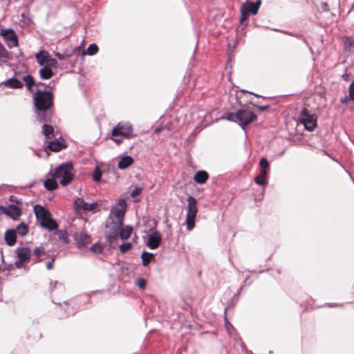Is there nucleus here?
<instances>
[{"label":"nucleus","mask_w":354,"mask_h":354,"mask_svg":"<svg viewBox=\"0 0 354 354\" xmlns=\"http://www.w3.org/2000/svg\"><path fill=\"white\" fill-rule=\"evenodd\" d=\"M259 165H260L261 169H266V168H268L269 167V162L266 158H262L260 160Z\"/></svg>","instance_id":"nucleus-44"},{"label":"nucleus","mask_w":354,"mask_h":354,"mask_svg":"<svg viewBox=\"0 0 354 354\" xmlns=\"http://www.w3.org/2000/svg\"><path fill=\"white\" fill-rule=\"evenodd\" d=\"M15 231H17L19 235L24 236L26 235L28 232V226L26 224L22 222L18 225Z\"/></svg>","instance_id":"nucleus-31"},{"label":"nucleus","mask_w":354,"mask_h":354,"mask_svg":"<svg viewBox=\"0 0 354 354\" xmlns=\"http://www.w3.org/2000/svg\"><path fill=\"white\" fill-rule=\"evenodd\" d=\"M248 93H250V94H252V95H255V96H256V97H262V96H261V95H257V94H255V93H251V92H248Z\"/></svg>","instance_id":"nucleus-58"},{"label":"nucleus","mask_w":354,"mask_h":354,"mask_svg":"<svg viewBox=\"0 0 354 354\" xmlns=\"http://www.w3.org/2000/svg\"><path fill=\"white\" fill-rule=\"evenodd\" d=\"M162 240V234L158 231H153L148 235L147 245L151 250L158 248Z\"/></svg>","instance_id":"nucleus-9"},{"label":"nucleus","mask_w":354,"mask_h":354,"mask_svg":"<svg viewBox=\"0 0 354 354\" xmlns=\"http://www.w3.org/2000/svg\"><path fill=\"white\" fill-rule=\"evenodd\" d=\"M322 8L324 11H329V6L326 2H322Z\"/></svg>","instance_id":"nucleus-51"},{"label":"nucleus","mask_w":354,"mask_h":354,"mask_svg":"<svg viewBox=\"0 0 354 354\" xmlns=\"http://www.w3.org/2000/svg\"><path fill=\"white\" fill-rule=\"evenodd\" d=\"M77 305V299L71 300L70 302H64V305H61V310L66 311L65 314L62 315L61 317H67L73 315L76 313L77 309L75 308Z\"/></svg>","instance_id":"nucleus-10"},{"label":"nucleus","mask_w":354,"mask_h":354,"mask_svg":"<svg viewBox=\"0 0 354 354\" xmlns=\"http://www.w3.org/2000/svg\"><path fill=\"white\" fill-rule=\"evenodd\" d=\"M56 234L58 236L59 239L62 240L64 243L68 242V233L65 230H57L56 232Z\"/></svg>","instance_id":"nucleus-35"},{"label":"nucleus","mask_w":354,"mask_h":354,"mask_svg":"<svg viewBox=\"0 0 354 354\" xmlns=\"http://www.w3.org/2000/svg\"><path fill=\"white\" fill-rule=\"evenodd\" d=\"M136 285L141 290H144L145 288L146 280L142 277H138L136 280Z\"/></svg>","instance_id":"nucleus-42"},{"label":"nucleus","mask_w":354,"mask_h":354,"mask_svg":"<svg viewBox=\"0 0 354 354\" xmlns=\"http://www.w3.org/2000/svg\"><path fill=\"white\" fill-rule=\"evenodd\" d=\"M132 248V244L129 242L124 243L120 245V250L121 253H126Z\"/></svg>","instance_id":"nucleus-39"},{"label":"nucleus","mask_w":354,"mask_h":354,"mask_svg":"<svg viewBox=\"0 0 354 354\" xmlns=\"http://www.w3.org/2000/svg\"><path fill=\"white\" fill-rule=\"evenodd\" d=\"M342 78L345 81H348L350 78V75L347 73H345L342 75Z\"/></svg>","instance_id":"nucleus-52"},{"label":"nucleus","mask_w":354,"mask_h":354,"mask_svg":"<svg viewBox=\"0 0 354 354\" xmlns=\"http://www.w3.org/2000/svg\"><path fill=\"white\" fill-rule=\"evenodd\" d=\"M241 92H248V91L245 90H241Z\"/></svg>","instance_id":"nucleus-60"},{"label":"nucleus","mask_w":354,"mask_h":354,"mask_svg":"<svg viewBox=\"0 0 354 354\" xmlns=\"http://www.w3.org/2000/svg\"><path fill=\"white\" fill-rule=\"evenodd\" d=\"M41 132L46 138H51L55 137L54 129L51 125L44 124Z\"/></svg>","instance_id":"nucleus-29"},{"label":"nucleus","mask_w":354,"mask_h":354,"mask_svg":"<svg viewBox=\"0 0 354 354\" xmlns=\"http://www.w3.org/2000/svg\"><path fill=\"white\" fill-rule=\"evenodd\" d=\"M12 198H13V196H11L10 198H11V201H12Z\"/></svg>","instance_id":"nucleus-61"},{"label":"nucleus","mask_w":354,"mask_h":354,"mask_svg":"<svg viewBox=\"0 0 354 354\" xmlns=\"http://www.w3.org/2000/svg\"><path fill=\"white\" fill-rule=\"evenodd\" d=\"M0 84H3L4 86L12 88H21L24 86L22 82L15 77L5 80L1 82Z\"/></svg>","instance_id":"nucleus-16"},{"label":"nucleus","mask_w":354,"mask_h":354,"mask_svg":"<svg viewBox=\"0 0 354 354\" xmlns=\"http://www.w3.org/2000/svg\"><path fill=\"white\" fill-rule=\"evenodd\" d=\"M187 207L186 214V226L188 231H191L195 227V218L198 212L196 199L193 196L187 198Z\"/></svg>","instance_id":"nucleus-4"},{"label":"nucleus","mask_w":354,"mask_h":354,"mask_svg":"<svg viewBox=\"0 0 354 354\" xmlns=\"http://www.w3.org/2000/svg\"><path fill=\"white\" fill-rule=\"evenodd\" d=\"M142 191V187H136L131 193V197H136L138 196H139L141 192Z\"/></svg>","instance_id":"nucleus-45"},{"label":"nucleus","mask_w":354,"mask_h":354,"mask_svg":"<svg viewBox=\"0 0 354 354\" xmlns=\"http://www.w3.org/2000/svg\"><path fill=\"white\" fill-rule=\"evenodd\" d=\"M97 203L95 202L92 203H88V206L86 207V212L91 211V210L94 209L95 207H97Z\"/></svg>","instance_id":"nucleus-49"},{"label":"nucleus","mask_w":354,"mask_h":354,"mask_svg":"<svg viewBox=\"0 0 354 354\" xmlns=\"http://www.w3.org/2000/svg\"><path fill=\"white\" fill-rule=\"evenodd\" d=\"M225 118L228 120V121H231V122H236V120H235V113H226L225 115Z\"/></svg>","instance_id":"nucleus-46"},{"label":"nucleus","mask_w":354,"mask_h":354,"mask_svg":"<svg viewBox=\"0 0 354 354\" xmlns=\"http://www.w3.org/2000/svg\"><path fill=\"white\" fill-rule=\"evenodd\" d=\"M33 102L36 120L41 123L50 122L53 115V94L50 91L38 89L35 93Z\"/></svg>","instance_id":"nucleus-2"},{"label":"nucleus","mask_w":354,"mask_h":354,"mask_svg":"<svg viewBox=\"0 0 354 354\" xmlns=\"http://www.w3.org/2000/svg\"><path fill=\"white\" fill-rule=\"evenodd\" d=\"M24 81L26 84V87L30 92H33L32 87L35 84L33 77L30 75H25L23 77Z\"/></svg>","instance_id":"nucleus-30"},{"label":"nucleus","mask_w":354,"mask_h":354,"mask_svg":"<svg viewBox=\"0 0 354 354\" xmlns=\"http://www.w3.org/2000/svg\"><path fill=\"white\" fill-rule=\"evenodd\" d=\"M341 102H342V104H346V103H347V98H346V97L342 98V99H341Z\"/></svg>","instance_id":"nucleus-57"},{"label":"nucleus","mask_w":354,"mask_h":354,"mask_svg":"<svg viewBox=\"0 0 354 354\" xmlns=\"http://www.w3.org/2000/svg\"><path fill=\"white\" fill-rule=\"evenodd\" d=\"M55 56L59 59V60H62L64 59V56L63 55H62L61 53H55Z\"/></svg>","instance_id":"nucleus-53"},{"label":"nucleus","mask_w":354,"mask_h":354,"mask_svg":"<svg viewBox=\"0 0 354 354\" xmlns=\"http://www.w3.org/2000/svg\"><path fill=\"white\" fill-rule=\"evenodd\" d=\"M337 306V304H329V306H330V307L331 306Z\"/></svg>","instance_id":"nucleus-59"},{"label":"nucleus","mask_w":354,"mask_h":354,"mask_svg":"<svg viewBox=\"0 0 354 354\" xmlns=\"http://www.w3.org/2000/svg\"><path fill=\"white\" fill-rule=\"evenodd\" d=\"M299 121L302 123L305 129L309 131H312L317 124V116L308 113L307 109L304 108L299 117Z\"/></svg>","instance_id":"nucleus-6"},{"label":"nucleus","mask_w":354,"mask_h":354,"mask_svg":"<svg viewBox=\"0 0 354 354\" xmlns=\"http://www.w3.org/2000/svg\"><path fill=\"white\" fill-rule=\"evenodd\" d=\"M133 232V227L130 225H127L124 227H120L118 236L122 240L129 239Z\"/></svg>","instance_id":"nucleus-23"},{"label":"nucleus","mask_w":354,"mask_h":354,"mask_svg":"<svg viewBox=\"0 0 354 354\" xmlns=\"http://www.w3.org/2000/svg\"><path fill=\"white\" fill-rule=\"evenodd\" d=\"M225 328L230 335H233L235 333V328L226 319H225Z\"/></svg>","instance_id":"nucleus-41"},{"label":"nucleus","mask_w":354,"mask_h":354,"mask_svg":"<svg viewBox=\"0 0 354 354\" xmlns=\"http://www.w3.org/2000/svg\"><path fill=\"white\" fill-rule=\"evenodd\" d=\"M54 75L52 69L49 66H44L39 71V75L43 80H48L51 78Z\"/></svg>","instance_id":"nucleus-24"},{"label":"nucleus","mask_w":354,"mask_h":354,"mask_svg":"<svg viewBox=\"0 0 354 354\" xmlns=\"http://www.w3.org/2000/svg\"><path fill=\"white\" fill-rule=\"evenodd\" d=\"M116 144L120 145L122 142V140L117 138L116 137L111 138Z\"/></svg>","instance_id":"nucleus-54"},{"label":"nucleus","mask_w":354,"mask_h":354,"mask_svg":"<svg viewBox=\"0 0 354 354\" xmlns=\"http://www.w3.org/2000/svg\"><path fill=\"white\" fill-rule=\"evenodd\" d=\"M75 208L80 212H86L88 203L85 202L83 198H77L74 201Z\"/></svg>","instance_id":"nucleus-25"},{"label":"nucleus","mask_w":354,"mask_h":354,"mask_svg":"<svg viewBox=\"0 0 354 354\" xmlns=\"http://www.w3.org/2000/svg\"><path fill=\"white\" fill-rule=\"evenodd\" d=\"M50 151H59L62 149L66 148V145L64 141H59L57 139L50 142L47 147Z\"/></svg>","instance_id":"nucleus-18"},{"label":"nucleus","mask_w":354,"mask_h":354,"mask_svg":"<svg viewBox=\"0 0 354 354\" xmlns=\"http://www.w3.org/2000/svg\"><path fill=\"white\" fill-rule=\"evenodd\" d=\"M90 250L95 254H101L102 252L103 248L101 245L95 243L91 247Z\"/></svg>","instance_id":"nucleus-38"},{"label":"nucleus","mask_w":354,"mask_h":354,"mask_svg":"<svg viewBox=\"0 0 354 354\" xmlns=\"http://www.w3.org/2000/svg\"><path fill=\"white\" fill-rule=\"evenodd\" d=\"M73 169V165L71 162H63L57 167L53 172L50 171L48 175L53 178H61L60 184L62 186H66L73 179L74 175L71 172Z\"/></svg>","instance_id":"nucleus-3"},{"label":"nucleus","mask_w":354,"mask_h":354,"mask_svg":"<svg viewBox=\"0 0 354 354\" xmlns=\"http://www.w3.org/2000/svg\"><path fill=\"white\" fill-rule=\"evenodd\" d=\"M268 171L265 169H261L259 174L255 177L254 181L257 185H265L267 183L266 176Z\"/></svg>","instance_id":"nucleus-22"},{"label":"nucleus","mask_w":354,"mask_h":354,"mask_svg":"<svg viewBox=\"0 0 354 354\" xmlns=\"http://www.w3.org/2000/svg\"><path fill=\"white\" fill-rule=\"evenodd\" d=\"M15 253L21 262H25L29 260L31 255L30 250L26 247L17 248L15 250Z\"/></svg>","instance_id":"nucleus-14"},{"label":"nucleus","mask_w":354,"mask_h":354,"mask_svg":"<svg viewBox=\"0 0 354 354\" xmlns=\"http://www.w3.org/2000/svg\"><path fill=\"white\" fill-rule=\"evenodd\" d=\"M57 64V62L55 59L48 57L45 66H49L50 68V66L55 67Z\"/></svg>","instance_id":"nucleus-43"},{"label":"nucleus","mask_w":354,"mask_h":354,"mask_svg":"<svg viewBox=\"0 0 354 354\" xmlns=\"http://www.w3.org/2000/svg\"><path fill=\"white\" fill-rule=\"evenodd\" d=\"M55 178H53L51 176V178L46 180L44 183V187L49 191L56 189L58 187V185L55 180Z\"/></svg>","instance_id":"nucleus-26"},{"label":"nucleus","mask_w":354,"mask_h":354,"mask_svg":"<svg viewBox=\"0 0 354 354\" xmlns=\"http://www.w3.org/2000/svg\"><path fill=\"white\" fill-rule=\"evenodd\" d=\"M208 177L209 175L205 171L200 170L195 174L194 180L198 184H203L208 179Z\"/></svg>","instance_id":"nucleus-21"},{"label":"nucleus","mask_w":354,"mask_h":354,"mask_svg":"<svg viewBox=\"0 0 354 354\" xmlns=\"http://www.w3.org/2000/svg\"><path fill=\"white\" fill-rule=\"evenodd\" d=\"M98 51V46L95 44H91L87 48L86 51L84 52V54H86L88 55H94Z\"/></svg>","instance_id":"nucleus-32"},{"label":"nucleus","mask_w":354,"mask_h":354,"mask_svg":"<svg viewBox=\"0 0 354 354\" xmlns=\"http://www.w3.org/2000/svg\"><path fill=\"white\" fill-rule=\"evenodd\" d=\"M261 4V0H257L256 2H253L250 0H246L241 6V8L245 10L248 13L256 15L259 9Z\"/></svg>","instance_id":"nucleus-11"},{"label":"nucleus","mask_w":354,"mask_h":354,"mask_svg":"<svg viewBox=\"0 0 354 354\" xmlns=\"http://www.w3.org/2000/svg\"><path fill=\"white\" fill-rule=\"evenodd\" d=\"M127 204L124 199H120L110 211L106 224L105 238L109 243H113L118 238L119 231L123 224Z\"/></svg>","instance_id":"nucleus-1"},{"label":"nucleus","mask_w":354,"mask_h":354,"mask_svg":"<svg viewBox=\"0 0 354 354\" xmlns=\"http://www.w3.org/2000/svg\"><path fill=\"white\" fill-rule=\"evenodd\" d=\"M37 86H45V87H47V86L43 83V82H39L37 83L35 82V84Z\"/></svg>","instance_id":"nucleus-56"},{"label":"nucleus","mask_w":354,"mask_h":354,"mask_svg":"<svg viewBox=\"0 0 354 354\" xmlns=\"http://www.w3.org/2000/svg\"><path fill=\"white\" fill-rule=\"evenodd\" d=\"M0 34L3 36L6 43L10 48L18 45L17 35L12 28L1 29Z\"/></svg>","instance_id":"nucleus-8"},{"label":"nucleus","mask_w":354,"mask_h":354,"mask_svg":"<svg viewBox=\"0 0 354 354\" xmlns=\"http://www.w3.org/2000/svg\"><path fill=\"white\" fill-rule=\"evenodd\" d=\"M8 59V54L6 49L0 43V62H6Z\"/></svg>","instance_id":"nucleus-33"},{"label":"nucleus","mask_w":354,"mask_h":354,"mask_svg":"<svg viewBox=\"0 0 354 354\" xmlns=\"http://www.w3.org/2000/svg\"><path fill=\"white\" fill-rule=\"evenodd\" d=\"M250 103L253 106H255L257 107L258 109H259L260 111H267L270 109V106L269 105H264V106H259L257 104H255L251 102H250Z\"/></svg>","instance_id":"nucleus-48"},{"label":"nucleus","mask_w":354,"mask_h":354,"mask_svg":"<svg viewBox=\"0 0 354 354\" xmlns=\"http://www.w3.org/2000/svg\"><path fill=\"white\" fill-rule=\"evenodd\" d=\"M5 214L10 216L13 220H17L21 214V210L15 205H10L4 211Z\"/></svg>","instance_id":"nucleus-15"},{"label":"nucleus","mask_w":354,"mask_h":354,"mask_svg":"<svg viewBox=\"0 0 354 354\" xmlns=\"http://www.w3.org/2000/svg\"><path fill=\"white\" fill-rule=\"evenodd\" d=\"M349 97L354 101V80L349 86Z\"/></svg>","instance_id":"nucleus-47"},{"label":"nucleus","mask_w":354,"mask_h":354,"mask_svg":"<svg viewBox=\"0 0 354 354\" xmlns=\"http://www.w3.org/2000/svg\"><path fill=\"white\" fill-rule=\"evenodd\" d=\"M34 211L35 216L37 221L40 223L45 220L47 216H50V213L48 210L46 209L43 206L40 205H36L34 207Z\"/></svg>","instance_id":"nucleus-13"},{"label":"nucleus","mask_w":354,"mask_h":354,"mask_svg":"<svg viewBox=\"0 0 354 354\" xmlns=\"http://www.w3.org/2000/svg\"><path fill=\"white\" fill-rule=\"evenodd\" d=\"M23 263H24V262H21V261H20L19 259H18V261H17L15 262V266H16L17 268H20Z\"/></svg>","instance_id":"nucleus-55"},{"label":"nucleus","mask_w":354,"mask_h":354,"mask_svg":"<svg viewBox=\"0 0 354 354\" xmlns=\"http://www.w3.org/2000/svg\"><path fill=\"white\" fill-rule=\"evenodd\" d=\"M53 263H54V260L53 259H52L51 261H48L47 263H46V268L48 270L53 269Z\"/></svg>","instance_id":"nucleus-50"},{"label":"nucleus","mask_w":354,"mask_h":354,"mask_svg":"<svg viewBox=\"0 0 354 354\" xmlns=\"http://www.w3.org/2000/svg\"><path fill=\"white\" fill-rule=\"evenodd\" d=\"M40 224L43 227L49 230H54L58 227L57 223L51 218V215L50 216H47L45 220L40 223Z\"/></svg>","instance_id":"nucleus-17"},{"label":"nucleus","mask_w":354,"mask_h":354,"mask_svg":"<svg viewBox=\"0 0 354 354\" xmlns=\"http://www.w3.org/2000/svg\"><path fill=\"white\" fill-rule=\"evenodd\" d=\"M16 231L15 230H8L6 232L5 241L8 245H14L16 243Z\"/></svg>","instance_id":"nucleus-19"},{"label":"nucleus","mask_w":354,"mask_h":354,"mask_svg":"<svg viewBox=\"0 0 354 354\" xmlns=\"http://www.w3.org/2000/svg\"><path fill=\"white\" fill-rule=\"evenodd\" d=\"M133 135L132 126L129 122H119L113 129L112 136L117 137L122 136L124 138H129Z\"/></svg>","instance_id":"nucleus-7"},{"label":"nucleus","mask_w":354,"mask_h":354,"mask_svg":"<svg viewBox=\"0 0 354 354\" xmlns=\"http://www.w3.org/2000/svg\"><path fill=\"white\" fill-rule=\"evenodd\" d=\"M102 178V172L101 170L98 167H96L94 169L93 174V178L94 181L99 182L100 181Z\"/></svg>","instance_id":"nucleus-37"},{"label":"nucleus","mask_w":354,"mask_h":354,"mask_svg":"<svg viewBox=\"0 0 354 354\" xmlns=\"http://www.w3.org/2000/svg\"><path fill=\"white\" fill-rule=\"evenodd\" d=\"M133 162V158L131 156H123L118 162V167L120 169H125Z\"/></svg>","instance_id":"nucleus-20"},{"label":"nucleus","mask_w":354,"mask_h":354,"mask_svg":"<svg viewBox=\"0 0 354 354\" xmlns=\"http://www.w3.org/2000/svg\"><path fill=\"white\" fill-rule=\"evenodd\" d=\"M74 239L80 249H83L91 242V236L85 233L75 234Z\"/></svg>","instance_id":"nucleus-12"},{"label":"nucleus","mask_w":354,"mask_h":354,"mask_svg":"<svg viewBox=\"0 0 354 354\" xmlns=\"http://www.w3.org/2000/svg\"><path fill=\"white\" fill-rule=\"evenodd\" d=\"M57 286L60 290H63L64 289V287H63L62 284L59 283L57 281H51L50 283V292H53V290H55V288Z\"/></svg>","instance_id":"nucleus-40"},{"label":"nucleus","mask_w":354,"mask_h":354,"mask_svg":"<svg viewBox=\"0 0 354 354\" xmlns=\"http://www.w3.org/2000/svg\"><path fill=\"white\" fill-rule=\"evenodd\" d=\"M48 57V54L46 51H40L35 55L37 62L40 66L46 65Z\"/></svg>","instance_id":"nucleus-28"},{"label":"nucleus","mask_w":354,"mask_h":354,"mask_svg":"<svg viewBox=\"0 0 354 354\" xmlns=\"http://www.w3.org/2000/svg\"><path fill=\"white\" fill-rule=\"evenodd\" d=\"M45 253L44 248V246H39L37 248H35L34 250V254L37 257V259L34 261V262H38L39 261V258L43 255Z\"/></svg>","instance_id":"nucleus-36"},{"label":"nucleus","mask_w":354,"mask_h":354,"mask_svg":"<svg viewBox=\"0 0 354 354\" xmlns=\"http://www.w3.org/2000/svg\"><path fill=\"white\" fill-rule=\"evenodd\" d=\"M236 122L245 130V127L257 120V115L247 109H241L235 112Z\"/></svg>","instance_id":"nucleus-5"},{"label":"nucleus","mask_w":354,"mask_h":354,"mask_svg":"<svg viewBox=\"0 0 354 354\" xmlns=\"http://www.w3.org/2000/svg\"><path fill=\"white\" fill-rule=\"evenodd\" d=\"M241 12V17H240V24L244 25L246 26L248 25V13L243 10L241 7L240 8Z\"/></svg>","instance_id":"nucleus-34"},{"label":"nucleus","mask_w":354,"mask_h":354,"mask_svg":"<svg viewBox=\"0 0 354 354\" xmlns=\"http://www.w3.org/2000/svg\"><path fill=\"white\" fill-rule=\"evenodd\" d=\"M141 259L142 265L147 266L154 259V254L145 251L141 254Z\"/></svg>","instance_id":"nucleus-27"}]
</instances>
